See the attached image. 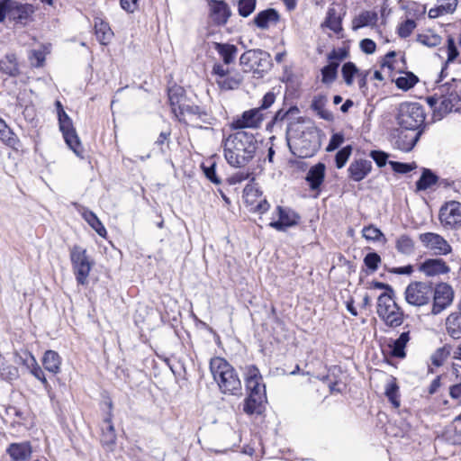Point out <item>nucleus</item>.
I'll list each match as a JSON object with an SVG mask.
<instances>
[{
  "instance_id": "obj_1",
  "label": "nucleus",
  "mask_w": 461,
  "mask_h": 461,
  "mask_svg": "<svg viewBox=\"0 0 461 461\" xmlns=\"http://www.w3.org/2000/svg\"><path fill=\"white\" fill-rule=\"evenodd\" d=\"M257 149L255 136L245 131H238L223 140L224 158L234 167L246 166L254 158Z\"/></svg>"
},
{
  "instance_id": "obj_2",
  "label": "nucleus",
  "mask_w": 461,
  "mask_h": 461,
  "mask_svg": "<svg viewBox=\"0 0 461 461\" xmlns=\"http://www.w3.org/2000/svg\"><path fill=\"white\" fill-rule=\"evenodd\" d=\"M210 370L222 393L230 395L241 394V381L233 366L224 358L219 357L212 358Z\"/></svg>"
},
{
  "instance_id": "obj_3",
  "label": "nucleus",
  "mask_w": 461,
  "mask_h": 461,
  "mask_svg": "<svg viewBox=\"0 0 461 461\" xmlns=\"http://www.w3.org/2000/svg\"><path fill=\"white\" fill-rule=\"evenodd\" d=\"M376 312L388 327L396 328L403 322L404 314L393 299V290L384 292L378 296Z\"/></svg>"
},
{
  "instance_id": "obj_4",
  "label": "nucleus",
  "mask_w": 461,
  "mask_h": 461,
  "mask_svg": "<svg viewBox=\"0 0 461 461\" xmlns=\"http://www.w3.org/2000/svg\"><path fill=\"white\" fill-rule=\"evenodd\" d=\"M35 10V6L32 4L4 0L0 2V23H3L7 16L16 23L25 25L31 20Z\"/></svg>"
},
{
  "instance_id": "obj_5",
  "label": "nucleus",
  "mask_w": 461,
  "mask_h": 461,
  "mask_svg": "<svg viewBox=\"0 0 461 461\" xmlns=\"http://www.w3.org/2000/svg\"><path fill=\"white\" fill-rule=\"evenodd\" d=\"M69 258L77 282L82 285H86L94 266V261L88 257L86 249L74 245L69 250Z\"/></svg>"
},
{
  "instance_id": "obj_6",
  "label": "nucleus",
  "mask_w": 461,
  "mask_h": 461,
  "mask_svg": "<svg viewBox=\"0 0 461 461\" xmlns=\"http://www.w3.org/2000/svg\"><path fill=\"white\" fill-rule=\"evenodd\" d=\"M422 106L418 103H402L398 109L397 122L404 130L415 131L424 122Z\"/></svg>"
},
{
  "instance_id": "obj_7",
  "label": "nucleus",
  "mask_w": 461,
  "mask_h": 461,
  "mask_svg": "<svg viewBox=\"0 0 461 461\" xmlns=\"http://www.w3.org/2000/svg\"><path fill=\"white\" fill-rule=\"evenodd\" d=\"M244 72H253L262 77L271 67L270 55L261 50H249L240 58Z\"/></svg>"
},
{
  "instance_id": "obj_8",
  "label": "nucleus",
  "mask_w": 461,
  "mask_h": 461,
  "mask_svg": "<svg viewBox=\"0 0 461 461\" xmlns=\"http://www.w3.org/2000/svg\"><path fill=\"white\" fill-rule=\"evenodd\" d=\"M296 151L294 154L301 158L312 157L320 147L319 136L314 128L309 127L303 131L294 140Z\"/></svg>"
},
{
  "instance_id": "obj_9",
  "label": "nucleus",
  "mask_w": 461,
  "mask_h": 461,
  "mask_svg": "<svg viewBox=\"0 0 461 461\" xmlns=\"http://www.w3.org/2000/svg\"><path fill=\"white\" fill-rule=\"evenodd\" d=\"M432 286L424 282L411 283L405 289V300L413 306H423L432 297Z\"/></svg>"
},
{
  "instance_id": "obj_10",
  "label": "nucleus",
  "mask_w": 461,
  "mask_h": 461,
  "mask_svg": "<svg viewBox=\"0 0 461 461\" xmlns=\"http://www.w3.org/2000/svg\"><path fill=\"white\" fill-rule=\"evenodd\" d=\"M245 384L249 393L244 404V411L252 414L258 411L259 407L267 398L266 385L262 380H253L251 384Z\"/></svg>"
},
{
  "instance_id": "obj_11",
  "label": "nucleus",
  "mask_w": 461,
  "mask_h": 461,
  "mask_svg": "<svg viewBox=\"0 0 461 461\" xmlns=\"http://www.w3.org/2000/svg\"><path fill=\"white\" fill-rule=\"evenodd\" d=\"M58 116L59 128L63 133L66 143L77 156L81 157L83 149L76 130L73 127L71 119L68 116L64 110L58 111Z\"/></svg>"
},
{
  "instance_id": "obj_12",
  "label": "nucleus",
  "mask_w": 461,
  "mask_h": 461,
  "mask_svg": "<svg viewBox=\"0 0 461 461\" xmlns=\"http://www.w3.org/2000/svg\"><path fill=\"white\" fill-rule=\"evenodd\" d=\"M439 221L446 229H456L461 226V203L447 202L439 211Z\"/></svg>"
},
{
  "instance_id": "obj_13",
  "label": "nucleus",
  "mask_w": 461,
  "mask_h": 461,
  "mask_svg": "<svg viewBox=\"0 0 461 461\" xmlns=\"http://www.w3.org/2000/svg\"><path fill=\"white\" fill-rule=\"evenodd\" d=\"M419 240L425 249L432 251L435 255H447L452 250L450 244L438 233H421L419 235Z\"/></svg>"
},
{
  "instance_id": "obj_14",
  "label": "nucleus",
  "mask_w": 461,
  "mask_h": 461,
  "mask_svg": "<svg viewBox=\"0 0 461 461\" xmlns=\"http://www.w3.org/2000/svg\"><path fill=\"white\" fill-rule=\"evenodd\" d=\"M432 295L433 306L431 312L432 314L437 315L452 303L454 299V291L449 285L441 283L436 286L435 290L432 292Z\"/></svg>"
},
{
  "instance_id": "obj_15",
  "label": "nucleus",
  "mask_w": 461,
  "mask_h": 461,
  "mask_svg": "<svg viewBox=\"0 0 461 461\" xmlns=\"http://www.w3.org/2000/svg\"><path fill=\"white\" fill-rule=\"evenodd\" d=\"M264 121V114L260 108H253L245 111L240 117H238L230 123V128L233 130L242 131L243 129H257L259 128Z\"/></svg>"
},
{
  "instance_id": "obj_16",
  "label": "nucleus",
  "mask_w": 461,
  "mask_h": 461,
  "mask_svg": "<svg viewBox=\"0 0 461 461\" xmlns=\"http://www.w3.org/2000/svg\"><path fill=\"white\" fill-rule=\"evenodd\" d=\"M243 199L245 203L250 207V210L256 212L264 213L269 209V203L254 185H249L244 188Z\"/></svg>"
},
{
  "instance_id": "obj_17",
  "label": "nucleus",
  "mask_w": 461,
  "mask_h": 461,
  "mask_svg": "<svg viewBox=\"0 0 461 461\" xmlns=\"http://www.w3.org/2000/svg\"><path fill=\"white\" fill-rule=\"evenodd\" d=\"M276 212L278 215L277 221H273L269 223V226L276 230H285L286 228L294 226L298 223L300 216L294 210L277 206Z\"/></svg>"
},
{
  "instance_id": "obj_18",
  "label": "nucleus",
  "mask_w": 461,
  "mask_h": 461,
  "mask_svg": "<svg viewBox=\"0 0 461 461\" xmlns=\"http://www.w3.org/2000/svg\"><path fill=\"white\" fill-rule=\"evenodd\" d=\"M210 18L217 25H224L231 15L228 5L222 0H208Z\"/></svg>"
},
{
  "instance_id": "obj_19",
  "label": "nucleus",
  "mask_w": 461,
  "mask_h": 461,
  "mask_svg": "<svg viewBox=\"0 0 461 461\" xmlns=\"http://www.w3.org/2000/svg\"><path fill=\"white\" fill-rule=\"evenodd\" d=\"M371 169L372 163L370 160L359 158L350 163L348 172L353 181L359 182L370 173Z\"/></svg>"
},
{
  "instance_id": "obj_20",
  "label": "nucleus",
  "mask_w": 461,
  "mask_h": 461,
  "mask_svg": "<svg viewBox=\"0 0 461 461\" xmlns=\"http://www.w3.org/2000/svg\"><path fill=\"white\" fill-rule=\"evenodd\" d=\"M420 270L428 276L447 274L450 268L441 258H430L425 260L420 267Z\"/></svg>"
},
{
  "instance_id": "obj_21",
  "label": "nucleus",
  "mask_w": 461,
  "mask_h": 461,
  "mask_svg": "<svg viewBox=\"0 0 461 461\" xmlns=\"http://www.w3.org/2000/svg\"><path fill=\"white\" fill-rule=\"evenodd\" d=\"M321 27L322 30L329 29L335 34L339 35L341 33L342 28V17L338 13L334 6H330L324 21L321 23Z\"/></svg>"
},
{
  "instance_id": "obj_22",
  "label": "nucleus",
  "mask_w": 461,
  "mask_h": 461,
  "mask_svg": "<svg viewBox=\"0 0 461 461\" xmlns=\"http://www.w3.org/2000/svg\"><path fill=\"white\" fill-rule=\"evenodd\" d=\"M7 453L14 461H25L32 455V447L29 442L12 443L7 448Z\"/></svg>"
},
{
  "instance_id": "obj_23",
  "label": "nucleus",
  "mask_w": 461,
  "mask_h": 461,
  "mask_svg": "<svg viewBox=\"0 0 461 461\" xmlns=\"http://www.w3.org/2000/svg\"><path fill=\"white\" fill-rule=\"evenodd\" d=\"M42 365L50 373L57 375L60 372L61 358L54 350H47L42 357Z\"/></svg>"
},
{
  "instance_id": "obj_24",
  "label": "nucleus",
  "mask_w": 461,
  "mask_h": 461,
  "mask_svg": "<svg viewBox=\"0 0 461 461\" xmlns=\"http://www.w3.org/2000/svg\"><path fill=\"white\" fill-rule=\"evenodd\" d=\"M278 20V13L275 9H267L258 13L254 18V23L258 27L266 29L269 25L276 23Z\"/></svg>"
},
{
  "instance_id": "obj_25",
  "label": "nucleus",
  "mask_w": 461,
  "mask_h": 461,
  "mask_svg": "<svg viewBox=\"0 0 461 461\" xmlns=\"http://www.w3.org/2000/svg\"><path fill=\"white\" fill-rule=\"evenodd\" d=\"M392 80L399 89L403 91L410 90L419 82L418 77L412 72H400L398 77L393 75Z\"/></svg>"
},
{
  "instance_id": "obj_26",
  "label": "nucleus",
  "mask_w": 461,
  "mask_h": 461,
  "mask_svg": "<svg viewBox=\"0 0 461 461\" xmlns=\"http://www.w3.org/2000/svg\"><path fill=\"white\" fill-rule=\"evenodd\" d=\"M396 250L404 256H411L415 251V241L408 234H402L395 240Z\"/></svg>"
},
{
  "instance_id": "obj_27",
  "label": "nucleus",
  "mask_w": 461,
  "mask_h": 461,
  "mask_svg": "<svg viewBox=\"0 0 461 461\" xmlns=\"http://www.w3.org/2000/svg\"><path fill=\"white\" fill-rule=\"evenodd\" d=\"M457 6V0H440V4L434 8L429 9V17L431 19L438 18L441 15L452 14Z\"/></svg>"
},
{
  "instance_id": "obj_28",
  "label": "nucleus",
  "mask_w": 461,
  "mask_h": 461,
  "mask_svg": "<svg viewBox=\"0 0 461 461\" xmlns=\"http://www.w3.org/2000/svg\"><path fill=\"white\" fill-rule=\"evenodd\" d=\"M325 175V165L319 163L312 167L306 176L312 189H317L323 182Z\"/></svg>"
},
{
  "instance_id": "obj_29",
  "label": "nucleus",
  "mask_w": 461,
  "mask_h": 461,
  "mask_svg": "<svg viewBox=\"0 0 461 461\" xmlns=\"http://www.w3.org/2000/svg\"><path fill=\"white\" fill-rule=\"evenodd\" d=\"M95 30L97 40L101 44L106 45L111 41L113 32L107 23L102 19H96L95 21Z\"/></svg>"
},
{
  "instance_id": "obj_30",
  "label": "nucleus",
  "mask_w": 461,
  "mask_h": 461,
  "mask_svg": "<svg viewBox=\"0 0 461 461\" xmlns=\"http://www.w3.org/2000/svg\"><path fill=\"white\" fill-rule=\"evenodd\" d=\"M446 329L451 338H461V314L459 312H452L447 316Z\"/></svg>"
},
{
  "instance_id": "obj_31",
  "label": "nucleus",
  "mask_w": 461,
  "mask_h": 461,
  "mask_svg": "<svg viewBox=\"0 0 461 461\" xmlns=\"http://www.w3.org/2000/svg\"><path fill=\"white\" fill-rule=\"evenodd\" d=\"M328 101V98L324 95H318L313 97L312 103V108L318 113V115L326 120V121H332L333 120V114L331 112L325 109L326 103Z\"/></svg>"
},
{
  "instance_id": "obj_32",
  "label": "nucleus",
  "mask_w": 461,
  "mask_h": 461,
  "mask_svg": "<svg viewBox=\"0 0 461 461\" xmlns=\"http://www.w3.org/2000/svg\"><path fill=\"white\" fill-rule=\"evenodd\" d=\"M377 21V14L374 12L364 11L352 20V29L354 31L359 28L375 24Z\"/></svg>"
},
{
  "instance_id": "obj_33",
  "label": "nucleus",
  "mask_w": 461,
  "mask_h": 461,
  "mask_svg": "<svg viewBox=\"0 0 461 461\" xmlns=\"http://www.w3.org/2000/svg\"><path fill=\"white\" fill-rule=\"evenodd\" d=\"M420 133L411 131V133L401 132L396 140L397 147L403 151H410L415 146Z\"/></svg>"
},
{
  "instance_id": "obj_34",
  "label": "nucleus",
  "mask_w": 461,
  "mask_h": 461,
  "mask_svg": "<svg viewBox=\"0 0 461 461\" xmlns=\"http://www.w3.org/2000/svg\"><path fill=\"white\" fill-rule=\"evenodd\" d=\"M215 50L227 65L233 62L238 52L237 47L231 44L215 43Z\"/></svg>"
},
{
  "instance_id": "obj_35",
  "label": "nucleus",
  "mask_w": 461,
  "mask_h": 461,
  "mask_svg": "<svg viewBox=\"0 0 461 461\" xmlns=\"http://www.w3.org/2000/svg\"><path fill=\"white\" fill-rule=\"evenodd\" d=\"M215 81L221 90H233L240 86L242 77L240 74L226 75L223 78H215Z\"/></svg>"
},
{
  "instance_id": "obj_36",
  "label": "nucleus",
  "mask_w": 461,
  "mask_h": 461,
  "mask_svg": "<svg viewBox=\"0 0 461 461\" xmlns=\"http://www.w3.org/2000/svg\"><path fill=\"white\" fill-rule=\"evenodd\" d=\"M410 340V332L404 331L402 332L400 337L393 342V345L392 347V355L396 357H405V351L404 348L407 345V343Z\"/></svg>"
},
{
  "instance_id": "obj_37",
  "label": "nucleus",
  "mask_w": 461,
  "mask_h": 461,
  "mask_svg": "<svg viewBox=\"0 0 461 461\" xmlns=\"http://www.w3.org/2000/svg\"><path fill=\"white\" fill-rule=\"evenodd\" d=\"M362 236L369 241L383 242L384 244L387 242L384 234L381 231L380 229L374 225H368L365 227L362 230Z\"/></svg>"
},
{
  "instance_id": "obj_38",
  "label": "nucleus",
  "mask_w": 461,
  "mask_h": 461,
  "mask_svg": "<svg viewBox=\"0 0 461 461\" xmlns=\"http://www.w3.org/2000/svg\"><path fill=\"white\" fill-rule=\"evenodd\" d=\"M417 41L426 47L433 48L441 44L442 38L438 34L428 31L424 33L418 34Z\"/></svg>"
},
{
  "instance_id": "obj_39",
  "label": "nucleus",
  "mask_w": 461,
  "mask_h": 461,
  "mask_svg": "<svg viewBox=\"0 0 461 461\" xmlns=\"http://www.w3.org/2000/svg\"><path fill=\"white\" fill-rule=\"evenodd\" d=\"M0 70L9 76H16L19 73L16 58L14 55H8L0 61Z\"/></svg>"
},
{
  "instance_id": "obj_40",
  "label": "nucleus",
  "mask_w": 461,
  "mask_h": 461,
  "mask_svg": "<svg viewBox=\"0 0 461 461\" xmlns=\"http://www.w3.org/2000/svg\"><path fill=\"white\" fill-rule=\"evenodd\" d=\"M82 216L101 237H105L106 230L94 212L85 211Z\"/></svg>"
},
{
  "instance_id": "obj_41",
  "label": "nucleus",
  "mask_w": 461,
  "mask_h": 461,
  "mask_svg": "<svg viewBox=\"0 0 461 461\" xmlns=\"http://www.w3.org/2000/svg\"><path fill=\"white\" fill-rule=\"evenodd\" d=\"M437 181V176H435L429 169H424L420 178L416 183V186L418 190H426L434 185Z\"/></svg>"
},
{
  "instance_id": "obj_42",
  "label": "nucleus",
  "mask_w": 461,
  "mask_h": 461,
  "mask_svg": "<svg viewBox=\"0 0 461 461\" xmlns=\"http://www.w3.org/2000/svg\"><path fill=\"white\" fill-rule=\"evenodd\" d=\"M0 140L9 146L16 143V139L11 129L6 125L5 121L0 118Z\"/></svg>"
},
{
  "instance_id": "obj_43",
  "label": "nucleus",
  "mask_w": 461,
  "mask_h": 461,
  "mask_svg": "<svg viewBox=\"0 0 461 461\" xmlns=\"http://www.w3.org/2000/svg\"><path fill=\"white\" fill-rule=\"evenodd\" d=\"M48 52L47 49L43 47L41 50H33L30 52L29 59L31 65L35 68H41L44 65L45 56Z\"/></svg>"
},
{
  "instance_id": "obj_44",
  "label": "nucleus",
  "mask_w": 461,
  "mask_h": 461,
  "mask_svg": "<svg viewBox=\"0 0 461 461\" xmlns=\"http://www.w3.org/2000/svg\"><path fill=\"white\" fill-rule=\"evenodd\" d=\"M104 423L106 427L103 429L102 441L106 445H113L116 440V434L113 425L112 424L110 419L105 420Z\"/></svg>"
},
{
  "instance_id": "obj_45",
  "label": "nucleus",
  "mask_w": 461,
  "mask_h": 461,
  "mask_svg": "<svg viewBox=\"0 0 461 461\" xmlns=\"http://www.w3.org/2000/svg\"><path fill=\"white\" fill-rule=\"evenodd\" d=\"M446 52L447 54L446 64L454 62L459 55V51L456 45L455 39L452 36L447 37L446 44Z\"/></svg>"
},
{
  "instance_id": "obj_46",
  "label": "nucleus",
  "mask_w": 461,
  "mask_h": 461,
  "mask_svg": "<svg viewBox=\"0 0 461 461\" xmlns=\"http://www.w3.org/2000/svg\"><path fill=\"white\" fill-rule=\"evenodd\" d=\"M32 364L29 366L31 374L39 381H41L44 385L48 384V381L45 377L44 372L41 367L39 366L35 357L31 355Z\"/></svg>"
},
{
  "instance_id": "obj_47",
  "label": "nucleus",
  "mask_w": 461,
  "mask_h": 461,
  "mask_svg": "<svg viewBox=\"0 0 461 461\" xmlns=\"http://www.w3.org/2000/svg\"><path fill=\"white\" fill-rule=\"evenodd\" d=\"M351 152H352V147L351 146H346L344 147L343 149H341L340 150H339L336 154V157H335V161H336V167L338 168H342L347 161L348 160L350 155H351Z\"/></svg>"
},
{
  "instance_id": "obj_48",
  "label": "nucleus",
  "mask_w": 461,
  "mask_h": 461,
  "mask_svg": "<svg viewBox=\"0 0 461 461\" xmlns=\"http://www.w3.org/2000/svg\"><path fill=\"white\" fill-rule=\"evenodd\" d=\"M358 73V69L352 62L345 63L342 67V75L348 86L352 85L353 77Z\"/></svg>"
},
{
  "instance_id": "obj_49",
  "label": "nucleus",
  "mask_w": 461,
  "mask_h": 461,
  "mask_svg": "<svg viewBox=\"0 0 461 461\" xmlns=\"http://www.w3.org/2000/svg\"><path fill=\"white\" fill-rule=\"evenodd\" d=\"M459 101L457 95L451 94L448 97H443L440 103V110L444 113H449L458 104Z\"/></svg>"
},
{
  "instance_id": "obj_50",
  "label": "nucleus",
  "mask_w": 461,
  "mask_h": 461,
  "mask_svg": "<svg viewBox=\"0 0 461 461\" xmlns=\"http://www.w3.org/2000/svg\"><path fill=\"white\" fill-rule=\"evenodd\" d=\"M256 8V0H240L239 14L243 17L250 15Z\"/></svg>"
},
{
  "instance_id": "obj_51",
  "label": "nucleus",
  "mask_w": 461,
  "mask_h": 461,
  "mask_svg": "<svg viewBox=\"0 0 461 461\" xmlns=\"http://www.w3.org/2000/svg\"><path fill=\"white\" fill-rule=\"evenodd\" d=\"M337 68H338V64H336V63H331V64H329L328 66L324 67L321 69L322 82H324V83L333 82L336 78Z\"/></svg>"
},
{
  "instance_id": "obj_52",
  "label": "nucleus",
  "mask_w": 461,
  "mask_h": 461,
  "mask_svg": "<svg viewBox=\"0 0 461 461\" xmlns=\"http://www.w3.org/2000/svg\"><path fill=\"white\" fill-rule=\"evenodd\" d=\"M449 352L445 348H438L432 355H431V362L435 366H441L445 360L447 359Z\"/></svg>"
},
{
  "instance_id": "obj_53",
  "label": "nucleus",
  "mask_w": 461,
  "mask_h": 461,
  "mask_svg": "<svg viewBox=\"0 0 461 461\" xmlns=\"http://www.w3.org/2000/svg\"><path fill=\"white\" fill-rule=\"evenodd\" d=\"M398 387L394 383H390L386 385L385 394L389 401L393 404L394 407H399L400 402L398 400Z\"/></svg>"
},
{
  "instance_id": "obj_54",
  "label": "nucleus",
  "mask_w": 461,
  "mask_h": 461,
  "mask_svg": "<svg viewBox=\"0 0 461 461\" xmlns=\"http://www.w3.org/2000/svg\"><path fill=\"white\" fill-rule=\"evenodd\" d=\"M245 383L253 382V380H263L258 368L253 365L245 367Z\"/></svg>"
},
{
  "instance_id": "obj_55",
  "label": "nucleus",
  "mask_w": 461,
  "mask_h": 461,
  "mask_svg": "<svg viewBox=\"0 0 461 461\" xmlns=\"http://www.w3.org/2000/svg\"><path fill=\"white\" fill-rule=\"evenodd\" d=\"M415 28V21L408 19L399 26L398 33L402 38H406L411 35V33L413 32Z\"/></svg>"
},
{
  "instance_id": "obj_56",
  "label": "nucleus",
  "mask_w": 461,
  "mask_h": 461,
  "mask_svg": "<svg viewBox=\"0 0 461 461\" xmlns=\"http://www.w3.org/2000/svg\"><path fill=\"white\" fill-rule=\"evenodd\" d=\"M380 262V256L375 252L368 253L364 258L365 265L372 271H375L378 268V265Z\"/></svg>"
},
{
  "instance_id": "obj_57",
  "label": "nucleus",
  "mask_w": 461,
  "mask_h": 461,
  "mask_svg": "<svg viewBox=\"0 0 461 461\" xmlns=\"http://www.w3.org/2000/svg\"><path fill=\"white\" fill-rule=\"evenodd\" d=\"M389 164L391 165L393 171L402 174L408 173L416 167V165L414 163L406 164L396 161H390Z\"/></svg>"
},
{
  "instance_id": "obj_58",
  "label": "nucleus",
  "mask_w": 461,
  "mask_h": 461,
  "mask_svg": "<svg viewBox=\"0 0 461 461\" xmlns=\"http://www.w3.org/2000/svg\"><path fill=\"white\" fill-rule=\"evenodd\" d=\"M396 53L394 51H390L387 53L384 59V61L382 63L383 68H387L389 71L393 72L396 68V63L395 60Z\"/></svg>"
},
{
  "instance_id": "obj_59",
  "label": "nucleus",
  "mask_w": 461,
  "mask_h": 461,
  "mask_svg": "<svg viewBox=\"0 0 461 461\" xmlns=\"http://www.w3.org/2000/svg\"><path fill=\"white\" fill-rule=\"evenodd\" d=\"M344 142V136L341 133H335L331 136L326 148L327 151H333Z\"/></svg>"
},
{
  "instance_id": "obj_60",
  "label": "nucleus",
  "mask_w": 461,
  "mask_h": 461,
  "mask_svg": "<svg viewBox=\"0 0 461 461\" xmlns=\"http://www.w3.org/2000/svg\"><path fill=\"white\" fill-rule=\"evenodd\" d=\"M370 157L375 161L379 167L385 166L388 155L384 151L373 150L370 153Z\"/></svg>"
},
{
  "instance_id": "obj_61",
  "label": "nucleus",
  "mask_w": 461,
  "mask_h": 461,
  "mask_svg": "<svg viewBox=\"0 0 461 461\" xmlns=\"http://www.w3.org/2000/svg\"><path fill=\"white\" fill-rule=\"evenodd\" d=\"M360 48L366 54H373L375 51L376 45L370 39H364L360 41Z\"/></svg>"
},
{
  "instance_id": "obj_62",
  "label": "nucleus",
  "mask_w": 461,
  "mask_h": 461,
  "mask_svg": "<svg viewBox=\"0 0 461 461\" xmlns=\"http://www.w3.org/2000/svg\"><path fill=\"white\" fill-rule=\"evenodd\" d=\"M276 101V95L273 92L267 93L263 99L261 105L258 107L260 111L269 108Z\"/></svg>"
},
{
  "instance_id": "obj_63",
  "label": "nucleus",
  "mask_w": 461,
  "mask_h": 461,
  "mask_svg": "<svg viewBox=\"0 0 461 461\" xmlns=\"http://www.w3.org/2000/svg\"><path fill=\"white\" fill-rule=\"evenodd\" d=\"M139 0H121V6L128 13H134L138 8Z\"/></svg>"
},
{
  "instance_id": "obj_64",
  "label": "nucleus",
  "mask_w": 461,
  "mask_h": 461,
  "mask_svg": "<svg viewBox=\"0 0 461 461\" xmlns=\"http://www.w3.org/2000/svg\"><path fill=\"white\" fill-rule=\"evenodd\" d=\"M449 395L452 399L459 400L461 402V383L450 386Z\"/></svg>"
}]
</instances>
